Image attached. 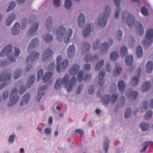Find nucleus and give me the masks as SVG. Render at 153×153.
<instances>
[{"mask_svg":"<svg viewBox=\"0 0 153 153\" xmlns=\"http://www.w3.org/2000/svg\"><path fill=\"white\" fill-rule=\"evenodd\" d=\"M106 69L108 72H110L111 71V68L110 67V63L109 62H107L106 65Z\"/></svg>","mask_w":153,"mask_h":153,"instance_id":"obj_61","label":"nucleus"},{"mask_svg":"<svg viewBox=\"0 0 153 153\" xmlns=\"http://www.w3.org/2000/svg\"><path fill=\"white\" fill-rule=\"evenodd\" d=\"M22 71L20 69H16L13 74V77L15 79L19 78L21 76Z\"/></svg>","mask_w":153,"mask_h":153,"instance_id":"obj_43","label":"nucleus"},{"mask_svg":"<svg viewBox=\"0 0 153 153\" xmlns=\"http://www.w3.org/2000/svg\"><path fill=\"white\" fill-rule=\"evenodd\" d=\"M39 26V23L38 22H34L33 25L28 31L29 34L31 35L34 33L37 30Z\"/></svg>","mask_w":153,"mask_h":153,"instance_id":"obj_26","label":"nucleus"},{"mask_svg":"<svg viewBox=\"0 0 153 153\" xmlns=\"http://www.w3.org/2000/svg\"><path fill=\"white\" fill-rule=\"evenodd\" d=\"M104 13L101 14L98 19L99 25L101 27L105 26L107 22V18L110 13V7L108 6L105 7Z\"/></svg>","mask_w":153,"mask_h":153,"instance_id":"obj_4","label":"nucleus"},{"mask_svg":"<svg viewBox=\"0 0 153 153\" xmlns=\"http://www.w3.org/2000/svg\"><path fill=\"white\" fill-rule=\"evenodd\" d=\"M98 58V56L97 55L94 56L93 57H92V55L90 54H86L84 57V60L85 62H88L92 59L94 60H97Z\"/></svg>","mask_w":153,"mask_h":153,"instance_id":"obj_20","label":"nucleus"},{"mask_svg":"<svg viewBox=\"0 0 153 153\" xmlns=\"http://www.w3.org/2000/svg\"><path fill=\"white\" fill-rule=\"evenodd\" d=\"M82 47L84 49L87 51H88L91 48L90 45L86 42L83 44Z\"/></svg>","mask_w":153,"mask_h":153,"instance_id":"obj_55","label":"nucleus"},{"mask_svg":"<svg viewBox=\"0 0 153 153\" xmlns=\"http://www.w3.org/2000/svg\"><path fill=\"white\" fill-rule=\"evenodd\" d=\"M91 24L86 25L83 29L82 35L84 37H88L90 34L91 30Z\"/></svg>","mask_w":153,"mask_h":153,"instance_id":"obj_11","label":"nucleus"},{"mask_svg":"<svg viewBox=\"0 0 153 153\" xmlns=\"http://www.w3.org/2000/svg\"><path fill=\"white\" fill-rule=\"evenodd\" d=\"M122 35V31L120 30H119L117 31V32L116 34V37L117 39H118V41H120L121 40Z\"/></svg>","mask_w":153,"mask_h":153,"instance_id":"obj_58","label":"nucleus"},{"mask_svg":"<svg viewBox=\"0 0 153 153\" xmlns=\"http://www.w3.org/2000/svg\"><path fill=\"white\" fill-rule=\"evenodd\" d=\"M152 111H148L145 116V119L146 120H149L151 118Z\"/></svg>","mask_w":153,"mask_h":153,"instance_id":"obj_56","label":"nucleus"},{"mask_svg":"<svg viewBox=\"0 0 153 153\" xmlns=\"http://www.w3.org/2000/svg\"><path fill=\"white\" fill-rule=\"evenodd\" d=\"M146 39V40L144 42L143 44V45L145 47L146 43L148 45L152 43L153 40V29H149L147 31Z\"/></svg>","mask_w":153,"mask_h":153,"instance_id":"obj_7","label":"nucleus"},{"mask_svg":"<svg viewBox=\"0 0 153 153\" xmlns=\"http://www.w3.org/2000/svg\"><path fill=\"white\" fill-rule=\"evenodd\" d=\"M44 38L45 41L47 43L52 41L53 39L52 36L49 34H47L45 36H44Z\"/></svg>","mask_w":153,"mask_h":153,"instance_id":"obj_46","label":"nucleus"},{"mask_svg":"<svg viewBox=\"0 0 153 153\" xmlns=\"http://www.w3.org/2000/svg\"><path fill=\"white\" fill-rule=\"evenodd\" d=\"M70 78V75L66 74L65 75L62 79L61 78H58L55 83L54 89L55 90L58 89L62 84L65 85L68 92L71 91L72 90L73 87L76 84V77L73 76L69 80Z\"/></svg>","mask_w":153,"mask_h":153,"instance_id":"obj_1","label":"nucleus"},{"mask_svg":"<svg viewBox=\"0 0 153 153\" xmlns=\"http://www.w3.org/2000/svg\"><path fill=\"white\" fill-rule=\"evenodd\" d=\"M153 69V63L152 61H149L146 65V70L148 73L152 72Z\"/></svg>","mask_w":153,"mask_h":153,"instance_id":"obj_25","label":"nucleus"},{"mask_svg":"<svg viewBox=\"0 0 153 153\" xmlns=\"http://www.w3.org/2000/svg\"><path fill=\"white\" fill-rule=\"evenodd\" d=\"M84 71H79L77 74V79L78 82H81L83 80L85 81L86 80H90L91 79V74H88L85 75L84 77H83V75Z\"/></svg>","mask_w":153,"mask_h":153,"instance_id":"obj_8","label":"nucleus"},{"mask_svg":"<svg viewBox=\"0 0 153 153\" xmlns=\"http://www.w3.org/2000/svg\"><path fill=\"white\" fill-rule=\"evenodd\" d=\"M9 94V92L8 91H6L3 93V97L4 99H6L8 97Z\"/></svg>","mask_w":153,"mask_h":153,"instance_id":"obj_63","label":"nucleus"},{"mask_svg":"<svg viewBox=\"0 0 153 153\" xmlns=\"http://www.w3.org/2000/svg\"><path fill=\"white\" fill-rule=\"evenodd\" d=\"M105 71L103 70H100L99 75V80L98 83L99 85H103L104 81L103 79L105 74Z\"/></svg>","mask_w":153,"mask_h":153,"instance_id":"obj_15","label":"nucleus"},{"mask_svg":"<svg viewBox=\"0 0 153 153\" xmlns=\"http://www.w3.org/2000/svg\"><path fill=\"white\" fill-rule=\"evenodd\" d=\"M54 5L58 7L60 6V0H53Z\"/></svg>","mask_w":153,"mask_h":153,"instance_id":"obj_60","label":"nucleus"},{"mask_svg":"<svg viewBox=\"0 0 153 153\" xmlns=\"http://www.w3.org/2000/svg\"><path fill=\"white\" fill-rule=\"evenodd\" d=\"M13 46L11 45H7L1 51L0 53L1 56H3L6 55L7 56L8 59L11 62H15L16 60V57L20 53V50L15 47V50L16 57L14 56V53L12 51Z\"/></svg>","mask_w":153,"mask_h":153,"instance_id":"obj_3","label":"nucleus"},{"mask_svg":"<svg viewBox=\"0 0 153 153\" xmlns=\"http://www.w3.org/2000/svg\"><path fill=\"white\" fill-rule=\"evenodd\" d=\"M136 53L138 58L141 57L143 54V50L142 47L140 45H138L137 48Z\"/></svg>","mask_w":153,"mask_h":153,"instance_id":"obj_37","label":"nucleus"},{"mask_svg":"<svg viewBox=\"0 0 153 153\" xmlns=\"http://www.w3.org/2000/svg\"><path fill=\"white\" fill-rule=\"evenodd\" d=\"M72 5V1L71 0H65V6L67 9H68L71 8Z\"/></svg>","mask_w":153,"mask_h":153,"instance_id":"obj_51","label":"nucleus"},{"mask_svg":"<svg viewBox=\"0 0 153 153\" xmlns=\"http://www.w3.org/2000/svg\"><path fill=\"white\" fill-rule=\"evenodd\" d=\"M122 71L121 68L119 67H117L114 70L113 72V76L116 77L119 76Z\"/></svg>","mask_w":153,"mask_h":153,"instance_id":"obj_34","label":"nucleus"},{"mask_svg":"<svg viewBox=\"0 0 153 153\" xmlns=\"http://www.w3.org/2000/svg\"><path fill=\"white\" fill-rule=\"evenodd\" d=\"M150 142H151V141H146L143 143L142 145L143 148L140 151V152H143L146 150L148 148L149 144H150Z\"/></svg>","mask_w":153,"mask_h":153,"instance_id":"obj_41","label":"nucleus"},{"mask_svg":"<svg viewBox=\"0 0 153 153\" xmlns=\"http://www.w3.org/2000/svg\"><path fill=\"white\" fill-rule=\"evenodd\" d=\"M135 19L134 17L130 14H129L126 19L127 25L129 27H131L135 24Z\"/></svg>","mask_w":153,"mask_h":153,"instance_id":"obj_12","label":"nucleus"},{"mask_svg":"<svg viewBox=\"0 0 153 153\" xmlns=\"http://www.w3.org/2000/svg\"><path fill=\"white\" fill-rule=\"evenodd\" d=\"M100 43V41L99 39L94 42L92 48L93 50H97L99 47V44Z\"/></svg>","mask_w":153,"mask_h":153,"instance_id":"obj_50","label":"nucleus"},{"mask_svg":"<svg viewBox=\"0 0 153 153\" xmlns=\"http://www.w3.org/2000/svg\"><path fill=\"white\" fill-rule=\"evenodd\" d=\"M26 89V87L23 86H22L19 90V93L21 94H23Z\"/></svg>","mask_w":153,"mask_h":153,"instance_id":"obj_64","label":"nucleus"},{"mask_svg":"<svg viewBox=\"0 0 153 153\" xmlns=\"http://www.w3.org/2000/svg\"><path fill=\"white\" fill-rule=\"evenodd\" d=\"M69 65V62L67 59L64 60L61 63V69L62 70L68 68Z\"/></svg>","mask_w":153,"mask_h":153,"instance_id":"obj_45","label":"nucleus"},{"mask_svg":"<svg viewBox=\"0 0 153 153\" xmlns=\"http://www.w3.org/2000/svg\"><path fill=\"white\" fill-rule=\"evenodd\" d=\"M53 54V52L50 49H48L44 52L42 58L43 61H47V59L51 58Z\"/></svg>","mask_w":153,"mask_h":153,"instance_id":"obj_10","label":"nucleus"},{"mask_svg":"<svg viewBox=\"0 0 153 153\" xmlns=\"http://www.w3.org/2000/svg\"><path fill=\"white\" fill-rule=\"evenodd\" d=\"M151 86V83L149 81L145 82L143 85L141 90L143 92H146L148 91Z\"/></svg>","mask_w":153,"mask_h":153,"instance_id":"obj_27","label":"nucleus"},{"mask_svg":"<svg viewBox=\"0 0 153 153\" xmlns=\"http://www.w3.org/2000/svg\"><path fill=\"white\" fill-rule=\"evenodd\" d=\"M118 56V53L117 51H114L112 52L110 54V58L111 61H114L117 59Z\"/></svg>","mask_w":153,"mask_h":153,"instance_id":"obj_33","label":"nucleus"},{"mask_svg":"<svg viewBox=\"0 0 153 153\" xmlns=\"http://www.w3.org/2000/svg\"><path fill=\"white\" fill-rule=\"evenodd\" d=\"M79 70V66L77 64H74L73 67L70 69L69 73L71 75H74L78 72Z\"/></svg>","mask_w":153,"mask_h":153,"instance_id":"obj_19","label":"nucleus"},{"mask_svg":"<svg viewBox=\"0 0 153 153\" xmlns=\"http://www.w3.org/2000/svg\"><path fill=\"white\" fill-rule=\"evenodd\" d=\"M39 44L38 39L36 38L33 39L30 43L28 48V51L30 52L31 50L34 48L36 46H38Z\"/></svg>","mask_w":153,"mask_h":153,"instance_id":"obj_18","label":"nucleus"},{"mask_svg":"<svg viewBox=\"0 0 153 153\" xmlns=\"http://www.w3.org/2000/svg\"><path fill=\"white\" fill-rule=\"evenodd\" d=\"M75 51V48L74 45L70 46L68 50V54L69 58L72 57L74 56Z\"/></svg>","mask_w":153,"mask_h":153,"instance_id":"obj_21","label":"nucleus"},{"mask_svg":"<svg viewBox=\"0 0 153 153\" xmlns=\"http://www.w3.org/2000/svg\"><path fill=\"white\" fill-rule=\"evenodd\" d=\"M62 60V56H58L56 59V61L57 63L56 66V71L58 73L60 72V63Z\"/></svg>","mask_w":153,"mask_h":153,"instance_id":"obj_36","label":"nucleus"},{"mask_svg":"<svg viewBox=\"0 0 153 153\" xmlns=\"http://www.w3.org/2000/svg\"><path fill=\"white\" fill-rule=\"evenodd\" d=\"M139 82V79L137 77H134L131 81V84L133 86L136 85Z\"/></svg>","mask_w":153,"mask_h":153,"instance_id":"obj_49","label":"nucleus"},{"mask_svg":"<svg viewBox=\"0 0 153 153\" xmlns=\"http://www.w3.org/2000/svg\"><path fill=\"white\" fill-rule=\"evenodd\" d=\"M141 13L144 16H147L148 14V12L147 9L145 7H142L141 9Z\"/></svg>","mask_w":153,"mask_h":153,"instance_id":"obj_57","label":"nucleus"},{"mask_svg":"<svg viewBox=\"0 0 153 153\" xmlns=\"http://www.w3.org/2000/svg\"><path fill=\"white\" fill-rule=\"evenodd\" d=\"M110 94H107L103 97L102 100V103L103 105H106L108 104L110 101Z\"/></svg>","mask_w":153,"mask_h":153,"instance_id":"obj_35","label":"nucleus"},{"mask_svg":"<svg viewBox=\"0 0 153 153\" xmlns=\"http://www.w3.org/2000/svg\"><path fill=\"white\" fill-rule=\"evenodd\" d=\"M34 79L35 77L33 76H31L29 77L27 83V85L28 87L30 88L32 86L34 82Z\"/></svg>","mask_w":153,"mask_h":153,"instance_id":"obj_39","label":"nucleus"},{"mask_svg":"<svg viewBox=\"0 0 153 153\" xmlns=\"http://www.w3.org/2000/svg\"><path fill=\"white\" fill-rule=\"evenodd\" d=\"M11 74L7 73L5 71H2L0 75V82H2L1 85H0V90L3 88L7 84L9 83L11 80Z\"/></svg>","mask_w":153,"mask_h":153,"instance_id":"obj_5","label":"nucleus"},{"mask_svg":"<svg viewBox=\"0 0 153 153\" xmlns=\"http://www.w3.org/2000/svg\"><path fill=\"white\" fill-rule=\"evenodd\" d=\"M52 74V73L49 72L46 73L44 75L42 79L43 81L44 82H46L48 80L51 81V82H52L53 80L51 79V77Z\"/></svg>","mask_w":153,"mask_h":153,"instance_id":"obj_28","label":"nucleus"},{"mask_svg":"<svg viewBox=\"0 0 153 153\" xmlns=\"http://www.w3.org/2000/svg\"><path fill=\"white\" fill-rule=\"evenodd\" d=\"M44 74L43 70L42 69H39L38 71L37 80L39 81L42 77Z\"/></svg>","mask_w":153,"mask_h":153,"instance_id":"obj_53","label":"nucleus"},{"mask_svg":"<svg viewBox=\"0 0 153 153\" xmlns=\"http://www.w3.org/2000/svg\"><path fill=\"white\" fill-rule=\"evenodd\" d=\"M47 86L45 85L41 87L38 90V96L36 97V99L38 100V102H39L40 99L42 96L45 94V93L42 91H44L47 89Z\"/></svg>","mask_w":153,"mask_h":153,"instance_id":"obj_13","label":"nucleus"},{"mask_svg":"<svg viewBox=\"0 0 153 153\" xmlns=\"http://www.w3.org/2000/svg\"><path fill=\"white\" fill-rule=\"evenodd\" d=\"M53 32L57 35V39L59 41H61L65 35V42L66 43L71 37L72 30L71 28H69L67 31L66 32L65 28L61 26L56 31L53 30Z\"/></svg>","mask_w":153,"mask_h":153,"instance_id":"obj_2","label":"nucleus"},{"mask_svg":"<svg viewBox=\"0 0 153 153\" xmlns=\"http://www.w3.org/2000/svg\"><path fill=\"white\" fill-rule=\"evenodd\" d=\"M120 53L122 56H126L127 53V50L125 46H123L120 50Z\"/></svg>","mask_w":153,"mask_h":153,"instance_id":"obj_48","label":"nucleus"},{"mask_svg":"<svg viewBox=\"0 0 153 153\" xmlns=\"http://www.w3.org/2000/svg\"><path fill=\"white\" fill-rule=\"evenodd\" d=\"M30 95L28 93L25 94L23 97L20 103V105L21 106L27 104L30 100Z\"/></svg>","mask_w":153,"mask_h":153,"instance_id":"obj_16","label":"nucleus"},{"mask_svg":"<svg viewBox=\"0 0 153 153\" xmlns=\"http://www.w3.org/2000/svg\"><path fill=\"white\" fill-rule=\"evenodd\" d=\"M16 3L15 1H13L11 2L7 10V12L8 13L11 10L14 9V7L16 5Z\"/></svg>","mask_w":153,"mask_h":153,"instance_id":"obj_54","label":"nucleus"},{"mask_svg":"<svg viewBox=\"0 0 153 153\" xmlns=\"http://www.w3.org/2000/svg\"><path fill=\"white\" fill-rule=\"evenodd\" d=\"M131 112V108H127L126 110L124 116L126 118H128L130 116Z\"/></svg>","mask_w":153,"mask_h":153,"instance_id":"obj_52","label":"nucleus"},{"mask_svg":"<svg viewBox=\"0 0 153 153\" xmlns=\"http://www.w3.org/2000/svg\"><path fill=\"white\" fill-rule=\"evenodd\" d=\"M39 56V53L37 52H33L31 53L28 56L26 62L28 63L29 62H33L38 59Z\"/></svg>","mask_w":153,"mask_h":153,"instance_id":"obj_9","label":"nucleus"},{"mask_svg":"<svg viewBox=\"0 0 153 153\" xmlns=\"http://www.w3.org/2000/svg\"><path fill=\"white\" fill-rule=\"evenodd\" d=\"M102 49L101 51V53L103 54H105L107 52L109 48L108 43L105 42L102 44Z\"/></svg>","mask_w":153,"mask_h":153,"instance_id":"obj_29","label":"nucleus"},{"mask_svg":"<svg viewBox=\"0 0 153 153\" xmlns=\"http://www.w3.org/2000/svg\"><path fill=\"white\" fill-rule=\"evenodd\" d=\"M78 25L79 27H82L85 22V17L83 13H81L79 16L78 19Z\"/></svg>","mask_w":153,"mask_h":153,"instance_id":"obj_23","label":"nucleus"},{"mask_svg":"<svg viewBox=\"0 0 153 153\" xmlns=\"http://www.w3.org/2000/svg\"><path fill=\"white\" fill-rule=\"evenodd\" d=\"M120 105L121 107H122L125 104V101L124 96H122L120 99Z\"/></svg>","mask_w":153,"mask_h":153,"instance_id":"obj_62","label":"nucleus"},{"mask_svg":"<svg viewBox=\"0 0 153 153\" xmlns=\"http://www.w3.org/2000/svg\"><path fill=\"white\" fill-rule=\"evenodd\" d=\"M110 141L108 138L106 137L103 142V149L105 153H107L109 147Z\"/></svg>","mask_w":153,"mask_h":153,"instance_id":"obj_24","label":"nucleus"},{"mask_svg":"<svg viewBox=\"0 0 153 153\" xmlns=\"http://www.w3.org/2000/svg\"><path fill=\"white\" fill-rule=\"evenodd\" d=\"M118 94H113L111 97V103H115L117 99H118Z\"/></svg>","mask_w":153,"mask_h":153,"instance_id":"obj_47","label":"nucleus"},{"mask_svg":"<svg viewBox=\"0 0 153 153\" xmlns=\"http://www.w3.org/2000/svg\"><path fill=\"white\" fill-rule=\"evenodd\" d=\"M113 1L114 4L117 7L116 10L115 12V17L116 18H118L120 11V9L119 7L120 4V0H113Z\"/></svg>","mask_w":153,"mask_h":153,"instance_id":"obj_17","label":"nucleus"},{"mask_svg":"<svg viewBox=\"0 0 153 153\" xmlns=\"http://www.w3.org/2000/svg\"><path fill=\"white\" fill-rule=\"evenodd\" d=\"M18 90L16 88H13L10 96V100L8 103L9 107L11 106L16 103L19 99L18 96Z\"/></svg>","mask_w":153,"mask_h":153,"instance_id":"obj_6","label":"nucleus"},{"mask_svg":"<svg viewBox=\"0 0 153 153\" xmlns=\"http://www.w3.org/2000/svg\"><path fill=\"white\" fill-rule=\"evenodd\" d=\"M127 94L128 95H129V97L131 101L134 100L137 98L138 95L137 92L136 91H131L129 95L128 94V92L127 93Z\"/></svg>","mask_w":153,"mask_h":153,"instance_id":"obj_30","label":"nucleus"},{"mask_svg":"<svg viewBox=\"0 0 153 153\" xmlns=\"http://www.w3.org/2000/svg\"><path fill=\"white\" fill-rule=\"evenodd\" d=\"M20 26L19 23L16 22L11 29V32L13 35H16L18 34L20 31Z\"/></svg>","mask_w":153,"mask_h":153,"instance_id":"obj_14","label":"nucleus"},{"mask_svg":"<svg viewBox=\"0 0 153 153\" xmlns=\"http://www.w3.org/2000/svg\"><path fill=\"white\" fill-rule=\"evenodd\" d=\"M15 15L14 14H12L8 17L6 22V25L7 26L10 25L14 19L15 18Z\"/></svg>","mask_w":153,"mask_h":153,"instance_id":"obj_32","label":"nucleus"},{"mask_svg":"<svg viewBox=\"0 0 153 153\" xmlns=\"http://www.w3.org/2000/svg\"><path fill=\"white\" fill-rule=\"evenodd\" d=\"M125 62L127 65H132L133 62V58L131 56H128L126 57Z\"/></svg>","mask_w":153,"mask_h":153,"instance_id":"obj_31","label":"nucleus"},{"mask_svg":"<svg viewBox=\"0 0 153 153\" xmlns=\"http://www.w3.org/2000/svg\"><path fill=\"white\" fill-rule=\"evenodd\" d=\"M104 61L103 60H101L98 61L95 66V70L96 71H98L100 68L103 65Z\"/></svg>","mask_w":153,"mask_h":153,"instance_id":"obj_42","label":"nucleus"},{"mask_svg":"<svg viewBox=\"0 0 153 153\" xmlns=\"http://www.w3.org/2000/svg\"><path fill=\"white\" fill-rule=\"evenodd\" d=\"M16 137L15 134H11L9 137L8 141L10 144H12L13 143L14 139Z\"/></svg>","mask_w":153,"mask_h":153,"instance_id":"obj_59","label":"nucleus"},{"mask_svg":"<svg viewBox=\"0 0 153 153\" xmlns=\"http://www.w3.org/2000/svg\"><path fill=\"white\" fill-rule=\"evenodd\" d=\"M140 126L143 131H145L148 130L149 125L147 123H143L140 124Z\"/></svg>","mask_w":153,"mask_h":153,"instance_id":"obj_40","label":"nucleus"},{"mask_svg":"<svg viewBox=\"0 0 153 153\" xmlns=\"http://www.w3.org/2000/svg\"><path fill=\"white\" fill-rule=\"evenodd\" d=\"M52 25V18L51 17H49L46 20V26L48 30L51 29Z\"/></svg>","mask_w":153,"mask_h":153,"instance_id":"obj_38","label":"nucleus"},{"mask_svg":"<svg viewBox=\"0 0 153 153\" xmlns=\"http://www.w3.org/2000/svg\"><path fill=\"white\" fill-rule=\"evenodd\" d=\"M136 26L137 30H139V35L140 36H142L144 33V31L143 27L141 24L140 22H136Z\"/></svg>","mask_w":153,"mask_h":153,"instance_id":"obj_22","label":"nucleus"},{"mask_svg":"<svg viewBox=\"0 0 153 153\" xmlns=\"http://www.w3.org/2000/svg\"><path fill=\"white\" fill-rule=\"evenodd\" d=\"M125 84L123 80H122L119 81L118 85V88L119 91H122L124 89L125 87Z\"/></svg>","mask_w":153,"mask_h":153,"instance_id":"obj_44","label":"nucleus"}]
</instances>
